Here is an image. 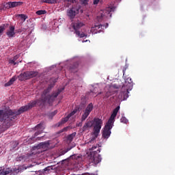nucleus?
<instances>
[{
	"mask_svg": "<svg viewBox=\"0 0 175 175\" xmlns=\"http://www.w3.org/2000/svg\"><path fill=\"white\" fill-rule=\"evenodd\" d=\"M97 148H98V145H96V146H93L89 150H90V151H94V150H96Z\"/></svg>",
	"mask_w": 175,
	"mask_h": 175,
	"instance_id": "nucleus-39",
	"label": "nucleus"
},
{
	"mask_svg": "<svg viewBox=\"0 0 175 175\" xmlns=\"http://www.w3.org/2000/svg\"><path fill=\"white\" fill-rule=\"evenodd\" d=\"M14 29H16L14 26L11 25L9 27V29L6 32V35L8 36V38H14V36H16V32H14Z\"/></svg>",
	"mask_w": 175,
	"mask_h": 175,
	"instance_id": "nucleus-17",
	"label": "nucleus"
},
{
	"mask_svg": "<svg viewBox=\"0 0 175 175\" xmlns=\"http://www.w3.org/2000/svg\"><path fill=\"white\" fill-rule=\"evenodd\" d=\"M21 5H23V2H21V1L11 2V8H17V6H21Z\"/></svg>",
	"mask_w": 175,
	"mask_h": 175,
	"instance_id": "nucleus-25",
	"label": "nucleus"
},
{
	"mask_svg": "<svg viewBox=\"0 0 175 175\" xmlns=\"http://www.w3.org/2000/svg\"><path fill=\"white\" fill-rule=\"evenodd\" d=\"M33 131H36L34 133V135L31 137V139H35L36 136L43 133V131H44V122H41L40 124H37L34 128Z\"/></svg>",
	"mask_w": 175,
	"mask_h": 175,
	"instance_id": "nucleus-9",
	"label": "nucleus"
},
{
	"mask_svg": "<svg viewBox=\"0 0 175 175\" xmlns=\"http://www.w3.org/2000/svg\"><path fill=\"white\" fill-rule=\"evenodd\" d=\"M82 175H91V174H90L88 173H85V174H83Z\"/></svg>",
	"mask_w": 175,
	"mask_h": 175,
	"instance_id": "nucleus-47",
	"label": "nucleus"
},
{
	"mask_svg": "<svg viewBox=\"0 0 175 175\" xmlns=\"http://www.w3.org/2000/svg\"><path fill=\"white\" fill-rule=\"evenodd\" d=\"M57 113H58V111H55L51 113V116L52 117H54V116H55V114H57Z\"/></svg>",
	"mask_w": 175,
	"mask_h": 175,
	"instance_id": "nucleus-43",
	"label": "nucleus"
},
{
	"mask_svg": "<svg viewBox=\"0 0 175 175\" xmlns=\"http://www.w3.org/2000/svg\"><path fill=\"white\" fill-rule=\"evenodd\" d=\"M99 2H100V0H94L93 4L98 5V3H99Z\"/></svg>",
	"mask_w": 175,
	"mask_h": 175,
	"instance_id": "nucleus-41",
	"label": "nucleus"
},
{
	"mask_svg": "<svg viewBox=\"0 0 175 175\" xmlns=\"http://www.w3.org/2000/svg\"><path fill=\"white\" fill-rule=\"evenodd\" d=\"M79 126H81V123H79Z\"/></svg>",
	"mask_w": 175,
	"mask_h": 175,
	"instance_id": "nucleus-48",
	"label": "nucleus"
},
{
	"mask_svg": "<svg viewBox=\"0 0 175 175\" xmlns=\"http://www.w3.org/2000/svg\"><path fill=\"white\" fill-rule=\"evenodd\" d=\"M50 91H51V87H49L47 89H45L43 91L41 97L39 99L36 100L38 106L40 107H43L46 105V103L51 105V103L55 100L56 98L58 97V95L62 92V90L59 89L55 92H53V93L50 94Z\"/></svg>",
	"mask_w": 175,
	"mask_h": 175,
	"instance_id": "nucleus-1",
	"label": "nucleus"
},
{
	"mask_svg": "<svg viewBox=\"0 0 175 175\" xmlns=\"http://www.w3.org/2000/svg\"><path fill=\"white\" fill-rule=\"evenodd\" d=\"M103 27H105L103 25H94L92 28V31H93V33H100V32L103 31Z\"/></svg>",
	"mask_w": 175,
	"mask_h": 175,
	"instance_id": "nucleus-18",
	"label": "nucleus"
},
{
	"mask_svg": "<svg viewBox=\"0 0 175 175\" xmlns=\"http://www.w3.org/2000/svg\"><path fill=\"white\" fill-rule=\"evenodd\" d=\"M120 122H122L123 124H126L128 122V119H126V118L122 116L120 118Z\"/></svg>",
	"mask_w": 175,
	"mask_h": 175,
	"instance_id": "nucleus-35",
	"label": "nucleus"
},
{
	"mask_svg": "<svg viewBox=\"0 0 175 175\" xmlns=\"http://www.w3.org/2000/svg\"><path fill=\"white\" fill-rule=\"evenodd\" d=\"M50 170H53V167H51V166H48L46 167H45L44 169V174H48L49 172H50Z\"/></svg>",
	"mask_w": 175,
	"mask_h": 175,
	"instance_id": "nucleus-30",
	"label": "nucleus"
},
{
	"mask_svg": "<svg viewBox=\"0 0 175 175\" xmlns=\"http://www.w3.org/2000/svg\"><path fill=\"white\" fill-rule=\"evenodd\" d=\"M80 110V107L79 106H76L75 108L72 111H71L69 115L72 117V116H75L76 113H77Z\"/></svg>",
	"mask_w": 175,
	"mask_h": 175,
	"instance_id": "nucleus-27",
	"label": "nucleus"
},
{
	"mask_svg": "<svg viewBox=\"0 0 175 175\" xmlns=\"http://www.w3.org/2000/svg\"><path fill=\"white\" fill-rule=\"evenodd\" d=\"M83 42H87V40H85V41H83Z\"/></svg>",
	"mask_w": 175,
	"mask_h": 175,
	"instance_id": "nucleus-52",
	"label": "nucleus"
},
{
	"mask_svg": "<svg viewBox=\"0 0 175 175\" xmlns=\"http://www.w3.org/2000/svg\"><path fill=\"white\" fill-rule=\"evenodd\" d=\"M16 161L21 162L22 161H25V156H21L16 158Z\"/></svg>",
	"mask_w": 175,
	"mask_h": 175,
	"instance_id": "nucleus-36",
	"label": "nucleus"
},
{
	"mask_svg": "<svg viewBox=\"0 0 175 175\" xmlns=\"http://www.w3.org/2000/svg\"><path fill=\"white\" fill-rule=\"evenodd\" d=\"M90 128H92V122L91 120H88L85 123L82 127V131L83 132H85V131H88Z\"/></svg>",
	"mask_w": 175,
	"mask_h": 175,
	"instance_id": "nucleus-19",
	"label": "nucleus"
},
{
	"mask_svg": "<svg viewBox=\"0 0 175 175\" xmlns=\"http://www.w3.org/2000/svg\"><path fill=\"white\" fill-rule=\"evenodd\" d=\"M46 13H47V11L46 10H38L36 11V14H38V16H42V14H46Z\"/></svg>",
	"mask_w": 175,
	"mask_h": 175,
	"instance_id": "nucleus-29",
	"label": "nucleus"
},
{
	"mask_svg": "<svg viewBox=\"0 0 175 175\" xmlns=\"http://www.w3.org/2000/svg\"><path fill=\"white\" fill-rule=\"evenodd\" d=\"M11 2H8L4 4V8L5 9H12Z\"/></svg>",
	"mask_w": 175,
	"mask_h": 175,
	"instance_id": "nucleus-33",
	"label": "nucleus"
},
{
	"mask_svg": "<svg viewBox=\"0 0 175 175\" xmlns=\"http://www.w3.org/2000/svg\"><path fill=\"white\" fill-rule=\"evenodd\" d=\"M118 110H120V106L117 107L116 108H115L113 111V113H111L109 119L108 120V121L107 122H108V124H111L112 125H114V120L116 119V117H117V114L118 113Z\"/></svg>",
	"mask_w": 175,
	"mask_h": 175,
	"instance_id": "nucleus-14",
	"label": "nucleus"
},
{
	"mask_svg": "<svg viewBox=\"0 0 175 175\" xmlns=\"http://www.w3.org/2000/svg\"><path fill=\"white\" fill-rule=\"evenodd\" d=\"M126 70V68H124L123 69V70H122V72H123V75H125V71Z\"/></svg>",
	"mask_w": 175,
	"mask_h": 175,
	"instance_id": "nucleus-45",
	"label": "nucleus"
},
{
	"mask_svg": "<svg viewBox=\"0 0 175 175\" xmlns=\"http://www.w3.org/2000/svg\"><path fill=\"white\" fill-rule=\"evenodd\" d=\"M38 75H39V72L38 71H25L18 75V79L21 81H25V80H29V79L36 77Z\"/></svg>",
	"mask_w": 175,
	"mask_h": 175,
	"instance_id": "nucleus-7",
	"label": "nucleus"
},
{
	"mask_svg": "<svg viewBox=\"0 0 175 175\" xmlns=\"http://www.w3.org/2000/svg\"><path fill=\"white\" fill-rule=\"evenodd\" d=\"M38 150H43L44 151H47L50 148V141H46L40 142L37 146Z\"/></svg>",
	"mask_w": 175,
	"mask_h": 175,
	"instance_id": "nucleus-16",
	"label": "nucleus"
},
{
	"mask_svg": "<svg viewBox=\"0 0 175 175\" xmlns=\"http://www.w3.org/2000/svg\"><path fill=\"white\" fill-rule=\"evenodd\" d=\"M16 81V77H13L8 83H5V87H10Z\"/></svg>",
	"mask_w": 175,
	"mask_h": 175,
	"instance_id": "nucleus-26",
	"label": "nucleus"
},
{
	"mask_svg": "<svg viewBox=\"0 0 175 175\" xmlns=\"http://www.w3.org/2000/svg\"><path fill=\"white\" fill-rule=\"evenodd\" d=\"M124 87H126V91L121 92L120 94V99L122 100H126L129 98L128 94H129V90H132V87H133V82L132 81V79L131 77H125L124 78Z\"/></svg>",
	"mask_w": 175,
	"mask_h": 175,
	"instance_id": "nucleus-3",
	"label": "nucleus"
},
{
	"mask_svg": "<svg viewBox=\"0 0 175 175\" xmlns=\"http://www.w3.org/2000/svg\"><path fill=\"white\" fill-rule=\"evenodd\" d=\"M77 68H79V64H75L74 66L70 67V72H77Z\"/></svg>",
	"mask_w": 175,
	"mask_h": 175,
	"instance_id": "nucleus-28",
	"label": "nucleus"
},
{
	"mask_svg": "<svg viewBox=\"0 0 175 175\" xmlns=\"http://www.w3.org/2000/svg\"><path fill=\"white\" fill-rule=\"evenodd\" d=\"M109 17H111V14H110V12L106 10L104 11H101V12H100L98 16H97V21H98V23H100L105 17H109Z\"/></svg>",
	"mask_w": 175,
	"mask_h": 175,
	"instance_id": "nucleus-12",
	"label": "nucleus"
},
{
	"mask_svg": "<svg viewBox=\"0 0 175 175\" xmlns=\"http://www.w3.org/2000/svg\"><path fill=\"white\" fill-rule=\"evenodd\" d=\"M98 152H100V149H98Z\"/></svg>",
	"mask_w": 175,
	"mask_h": 175,
	"instance_id": "nucleus-49",
	"label": "nucleus"
},
{
	"mask_svg": "<svg viewBox=\"0 0 175 175\" xmlns=\"http://www.w3.org/2000/svg\"><path fill=\"white\" fill-rule=\"evenodd\" d=\"M68 131V127H64L63 129H62V130L59 131V133H62V132H65V131Z\"/></svg>",
	"mask_w": 175,
	"mask_h": 175,
	"instance_id": "nucleus-42",
	"label": "nucleus"
},
{
	"mask_svg": "<svg viewBox=\"0 0 175 175\" xmlns=\"http://www.w3.org/2000/svg\"><path fill=\"white\" fill-rule=\"evenodd\" d=\"M118 110H120V106L117 107L116 108H115L113 111V113H111L109 119L108 120V121L107 122H108V124H111L112 125H114V120L116 119V117H117V114L118 113Z\"/></svg>",
	"mask_w": 175,
	"mask_h": 175,
	"instance_id": "nucleus-13",
	"label": "nucleus"
},
{
	"mask_svg": "<svg viewBox=\"0 0 175 175\" xmlns=\"http://www.w3.org/2000/svg\"><path fill=\"white\" fill-rule=\"evenodd\" d=\"M70 117H72V116L70 114H68L66 118H62V121L59 122L58 126H60V125H63V124L68 122V121L69 120V118H70Z\"/></svg>",
	"mask_w": 175,
	"mask_h": 175,
	"instance_id": "nucleus-22",
	"label": "nucleus"
},
{
	"mask_svg": "<svg viewBox=\"0 0 175 175\" xmlns=\"http://www.w3.org/2000/svg\"><path fill=\"white\" fill-rule=\"evenodd\" d=\"M79 10H80V6L74 5L72 8L68 10L67 16L71 19L75 18V17H76V15L78 14Z\"/></svg>",
	"mask_w": 175,
	"mask_h": 175,
	"instance_id": "nucleus-11",
	"label": "nucleus"
},
{
	"mask_svg": "<svg viewBox=\"0 0 175 175\" xmlns=\"http://www.w3.org/2000/svg\"><path fill=\"white\" fill-rule=\"evenodd\" d=\"M100 94H102V92L98 93V95H100Z\"/></svg>",
	"mask_w": 175,
	"mask_h": 175,
	"instance_id": "nucleus-50",
	"label": "nucleus"
},
{
	"mask_svg": "<svg viewBox=\"0 0 175 175\" xmlns=\"http://www.w3.org/2000/svg\"><path fill=\"white\" fill-rule=\"evenodd\" d=\"M109 26V24H107V27H108Z\"/></svg>",
	"mask_w": 175,
	"mask_h": 175,
	"instance_id": "nucleus-51",
	"label": "nucleus"
},
{
	"mask_svg": "<svg viewBox=\"0 0 175 175\" xmlns=\"http://www.w3.org/2000/svg\"><path fill=\"white\" fill-rule=\"evenodd\" d=\"M81 5H88L89 0H80Z\"/></svg>",
	"mask_w": 175,
	"mask_h": 175,
	"instance_id": "nucleus-37",
	"label": "nucleus"
},
{
	"mask_svg": "<svg viewBox=\"0 0 175 175\" xmlns=\"http://www.w3.org/2000/svg\"><path fill=\"white\" fill-rule=\"evenodd\" d=\"M42 3H49V0H41Z\"/></svg>",
	"mask_w": 175,
	"mask_h": 175,
	"instance_id": "nucleus-44",
	"label": "nucleus"
},
{
	"mask_svg": "<svg viewBox=\"0 0 175 175\" xmlns=\"http://www.w3.org/2000/svg\"><path fill=\"white\" fill-rule=\"evenodd\" d=\"M94 110V105L92 103H90L86 107V109L83 111V113L82 114L81 121V122L85 121L87 120L88 116L91 114V111Z\"/></svg>",
	"mask_w": 175,
	"mask_h": 175,
	"instance_id": "nucleus-8",
	"label": "nucleus"
},
{
	"mask_svg": "<svg viewBox=\"0 0 175 175\" xmlns=\"http://www.w3.org/2000/svg\"><path fill=\"white\" fill-rule=\"evenodd\" d=\"M38 105V103L36 100L30 101L27 105L21 107L18 111H12V117H15L14 120L17 118V116H20V114H23L25 111H28V110H31L32 107H35Z\"/></svg>",
	"mask_w": 175,
	"mask_h": 175,
	"instance_id": "nucleus-5",
	"label": "nucleus"
},
{
	"mask_svg": "<svg viewBox=\"0 0 175 175\" xmlns=\"http://www.w3.org/2000/svg\"><path fill=\"white\" fill-rule=\"evenodd\" d=\"M64 6L66 8H69L72 3H76V0H64Z\"/></svg>",
	"mask_w": 175,
	"mask_h": 175,
	"instance_id": "nucleus-23",
	"label": "nucleus"
},
{
	"mask_svg": "<svg viewBox=\"0 0 175 175\" xmlns=\"http://www.w3.org/2000/svg\"><path fill=\"white\" fill-rule=\"evenodd\" d=\"M9 64H10L11 65H17V64H18V62H15L13 59H10L8 60Z\"/></svg>",
	"mask_w": 175,
	"mask_h": 175,
	"instance_id": "nucleus-34",
	"label": "nucleus"
},
{
	"mask_svg": "<svg viewBox=\"0 0 175 175\" xmlns=\"http://www.w3.org/2000/svg\"><path fill=\"white\" fill-rule=\"evenodd\" d=\"M13 174V171L10 168L6 170L5 169H0V175H12Z\"/></svg>",
	"mask_w": 175,
	"mask_h": 175,
	"instance_id": "nucleus-20",
	"label": "nucleus"
},
{
	"mask_svg": "<svg viewBox=\"0 0 175 175\" xmlns=\"http://www.w3.org/2000/svg\"><path fill=\"white\" fill-rule=\"evenodd\" d=\"M84 27V23L83 22L78 21L73 24L72 28L75 30V33L77 38H87L88 35L81 31V27Z\"/></svg>",
	"mask_w": 175,
	"mask_h": 175,
	"instance_id": "nucleus-6",
	"label": "nucleus"
},
{
	"mask_svg": "<svg viewBox=\"0 0 175 175\" xmlns=\"http://www.w3.org/2000/svg\"><path fill=\"white\" fill-rule=\"evenodd\" d=\"M118 110H120V106L117 107L116 108H115L113 111V113H111L109 119L108 120V121L107 122H108V124H111L112 125H114V120L116 119V117H117V114L118 113Z\"/></svg>",
	"mask_w": 175,
	"mask_h": 175,
	"instance_id": "nucleus-15",
	"label": "nucleus"
},
{
	"mask_svg": "<svg viewBox=\"0 0 175 175\" xmlns=\"http://www.w3.org/2000/svg\"><path fill=\"white\" fill-rule=\"evenodd\" d=\"M70 148H67L66 152H68V151H70Z\"/></svg>",
	"mask_w": 175,
	"mask_h": 175,
	"instance_id": "nucleus-46",
	"label": "nucleus"
},
{
	"mask_svg": "<svg viewBox=\"0 0 175 175\" xmlns=\"http://www.w3.org/2000/svg\"><path fill=\"white\" fill-rule=\"evenodd\" d=\"M58 0H49L48 3L53 4V3H57Z\"/></svg>",
	"mask_w": 175,
	"mask_h": 175,
	"instance_id": "nucleus-38",
	"label": "nucleus"
},
{
	"mask_svg": "<svg viewBox=\"0 0 175 175\" xmlns=\"http://www.w3.org/2000/svg\"><path fill=\"white\" fill-rule=\"evenodd\" d=\"M75 136H76V133H72V134L68 135L66 137L67 143H72Z\"/></svg>",
	"mask_w": 175,
	"mask_h": 175,
	"instance_id": "nucleus-21",
	"label": "nucleus"
},
{
	"mask_svg": "<svg viewBox=\"0 0 175 175\" xmlns=\"http://www.w3.org/2000/svg\"><path fill=\"white\" fill-rule=\"evenodd\" d=\"M94 161L96 162V163H99V162H101L102 157H100V154H98L97 157H94Z\"/></svg>",
	"mask_w": 175,
	"mask_h": 175,
	"instance_id": "nucleus-31",
	"label": "nucleus"
},
{
	"mask_svg": "<svg viewBox=\"0 0 175 175\" xmlns=\"http://www.w3.org/2000/svg\"><path fill=\"white\" fill-rule=\"evenodd\" d=\"M13 116V110L7 109L0 110V133L8 131L10 126H12V122L15 118V116Z\"/></svg>",
	"mask_w": 175,
	"mask_h": 175,
	"instance_id": "nucleus-2",
	"label": "nucleus"
},
{
	"mask_svg": "<svg viewBox=\"0 0 175 175\" xmlns=\"http://www.w3.org/2000/svg\"><path fill=\"white\" fill-rule=\"evenodd\" d=\"M18 58H20V55H16L13 57V60L16 62L17 61V59H18Z\"/></svg>",
	"mask_w": 175,
	"mask_h": 175,
	"instance_id": "nucleus-40",
	"label": "nucleus"
},
{
	"mask_svg": "<svg viewBox=\"0 0 175 175\" xmlns=\"http://www.w3.org/2000/svg\"><path fill=\"white\" fill-rule=\"evenodd\" d=\"M8 27H9V23H5V24H3L1 26H0V35H2L5 29H6V28H8Z\"/></svg>",
	"mask_w": 175,
	"mask_h": 175,
	"instance_id": "nucleus-24",
	"label": "nucleus"
},
{
	"mask_svg": "<svg viewBox=\"0 0 175 175\" xmlns=\"http://www.w3.org/2000/svg\"><path fill=\"white\" fill-rule=\"evenodd\" d=\"M113 125L111 124H109L107 122L104 127V130L103 131V137L104 139H109L110 137V135H111V129L113 128Z\"/></svg>",
	"mask_w": 175,
	"mask_h": 175,
	"instance_id": "nucleus-10",
	"label": "nucleus"
},
{
	"mask_svg": "<svg viewBox=\"0 0 175 175\" xmlns=\"http://www.w3.org/2000/svg\"><path fill=\"white\" fill-rule=\"evenodd\" d=\"M92 122L93 126V134L95 137L92 138L89 143H92V142L98 137V135L100 133V129H102V126L103 125V121L98 118H94Z\"/></svg>",
	"mask_w": 175,
	"mask_h": 175,
	"instance_id": "nucleus-4",
	"label": "nucleus"
},
{
	"mask_svg": "<svg viewBox=\"0 0 175 175\" xmlns=\"http://www.w3.org/2000/svg\"><path fill=\"white\" fill-rule=\"evenodd\" d=\"M18 17H21L22 20H23V22L28 18V16H27L25 14H18Z\"/></svg>",
	"mask_w": 175,
	"mask_h": 175,
	"instance_id": "nucleus-32",
	"label": "nucleus"
}]
</instances>
